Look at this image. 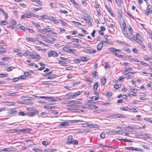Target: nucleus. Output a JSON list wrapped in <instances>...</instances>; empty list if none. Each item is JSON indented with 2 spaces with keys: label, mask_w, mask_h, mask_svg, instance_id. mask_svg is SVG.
Listing matches in <instances>:
<instances>
[{
  "label": "nucleus",
  "mask_w": 152,
  "mask_h": 152,
  "mask_svg": "<svg viewBox=\"0 0 152 152\" xmlns=\"http://www.w3.org/2000/svg\"><path fill=\"white\" fill-rule=\"evenodd\" d=\"M140 36V35L136 33L135 35H133L132 36L134 40L135 41Z\"/></svg>",
  "instance_id": "obj_27"
},
{
  "label": "nucleus",
  "mask_w": 152,
  "mask_h": 152,
  "mask_svg": "<svg viewBox=\"0 0 152 152\" xmlns=\"http://www.w3.org/2000/svg\"><path fill=\"white\" fill-rule=\"evenodd\" d=\"M86 22L89 25L91 26L92 25V23H91V21L88 20H86Z\"/></svg>",
  "instance_id": "obj_64"
},
{
  "label": "nucleus",
  "mask_w": 152,
  "mask_h": 152,
  "mask_svg": "<svg viewBox=\"0 0 152 152\" xmlns=\"http://www.w3.org/2000/svg\"><path fill=\"white\" fill-rule=\"evenodd\" d=\"M73 141L72 136L69 135L68 137L67 140L66 141V143L68 144H72Z\"/></svg>",
  "instance_id": "obj_5"
},
{
  "label": "nucleus",
  "mask_w": 152,
  "mask_h": 152,
  "mask_svg": "<svg viewBox=\"0 0 152 152\" xmlns=\"http://www.w3.org/2000/svg\"><path fill=\"white\" fill-rule=\"evenodd\" d=\"M35 2L39 5H41L42 4V3L39 0H36L35 1Z\"/></svg>",
  "instance_id": "obj_55"
},
{
  "label": "nucleus",
  "mask_w": 152,
  "mask_h": 152,
  "mask_svg": "<svg viewBox=\"0 0 152 152\" xmlns=\"http://www.w3.org/2000/svg\"><path fill=\"white\" fill-rule=\"evenodd\" d=\"M30 52L28 50H26L25 52L23 54V56H27L28 55L29 56V55H30L29 53H30Z\"/></svg>",
  "instance_id": "obj_39"
},
{
  "label": "nucleus",
  "mask_w": 152,
  "mask_h": 152,
  "mask_svg": "<svg viewBox=\"0 0 152 152\" xmlns=\"http://www.w3.org/2000/svg\"><path fill=\"white\" fill-rule=\"evenodd\" d=\"M48 55L49 58L51 56L56 57L57 56H58V54L56 51L53 50L49 52L48 53Z\"/></svg>",
  "instance_id": "obj_3"
},
{
  "label": "nucleus",
  "mask_w": 152,
  "mask_h": 152,
  "mask_svg": "<svg viewBox=\"0 0 152 152\" xmlns=\"http://www.w3.org/2000/svg\"><path fill=\"white\" fill-rule=\"evenodd\" d=\"M32 150L34 151L35 152H43L42 150L37 148H33Z\"/></svg>",
  "instance_id": "obj_35"
},
{
  "label": "nucleus",
  "mask_w": 152,
  "mask_h": 152,
  "mask_svg": "<svg viewBox=\"0 0 152 152\" xmlns=\"http://www.w3.org/2000/svg\"><path fill=\"white\" fill-rule=\"evenodd\" d=\"M30 16H31V17H34L36 18H39V17L38 15L34 14L33 13L30 12Z\"/></svg>",
  "instance_id": "obj_40"
},
{
  "label": "nucleus",
  "mask_w": 152,
  "mask_h": 152,
  "mask_svg": "<svg viewBox=\"0 0 152 152\" xmlns=\"http://www.w3.org/2000/svg\"><path fill=\"white\" fill-rule=\"evenodd\" d=\"M49 19L50 20V21L53 22L56 24L59 23L57 21H56V20L52 16H50V17H49Z\"/></svg>",
  "instance_id": "obj_15"
},
{
  "label": "nucleus",
  "mask_w": 152,
  "mask_h": 152,
  "mask_svg": "<svg viewBox=\"0 0 152 152\" xmlns=\"http://www.w3.org/2000/svg\"><path fill=\"white\" fill-rule=\"evenodd\" d=\"M55 77L56 76L55 75H52L48 77L47 78V79H52Z\"/></svg>",
  "instance_id": "obj_62"
},
{
  "label": "nucleus",
  "mask_w": 152,
  "mask_h": 152,
  "mask_svg": "<svg viewBox=\"0 0 152 152\" xmlns=\"http://www.w3.org/2000/svg\"><path fill=\"white\" fill-rule=\"evenodd\" d=\"M125 148L129 150L134 151V147H125Z\"/></svg>",
  "instance_id": "obj_45"
},
{
  "label": "nucleus",
  "mask_w": 152,
  "mask_h": 152,
  "mask_svg": "<svg viewBox=\"0 0 152 152\" xmlns=\"http://www.w3.org/2000/svg\"><path fill=\"white\" fill-rule=\"evenodd\" d=\"M100 80L101 83L103 85H104L106 83V79L105 77H102L101 79Z\"/></svg>",
  "instance_id": "obj_19"
},
{
  "label": "nucleus",
  "mask_w": 152,
  "mask_h": 152,
  "mask_svg": "<svg viewBox=\"0 0 152 152\" xmlns=\"http://www.w3.org/2000/svg\"><path fill=\"white\" fill-rule=\"evenodd\" d=\"M17 111L15 108H12L10 109L8 111V113L9 114L12 115L16 113Z\"/></svg>",
  "instance_id": "obj_7"
},
{
  "label": "nucleus",
  "mask_w": 152,
  "mask_h": 152,
  "mask_svg": "<svg viewBox=\"0 0 152 152\" xmlns=\"http://www.w3.org/2000/svg\"><path fill=\"white\" fill-rule=\"evenodd\" d=\"M86 80L87 82H89L90 83H92L93 82V79L92 78H87L86 79Z\"/></svg>",
  "instance_id": "obj_37"
},
{
  "label": "nucleus",
  "mask_w": 152,
  "mask_h": 152,
  "mask_svg": "<svg viewBox=\"0 0 152 152\" xmlns=\"http://www.w3.org/2000/svg\"><path fill=\"white\" fill-rule=\"evenodd\" d=\"M60 12L61 13H64V14H67L68 12L66 10H60Z\"/></svg>",
  "instance_id": "obj_61"
},
{
  "label": "nucleus",
  "mask_w": 152,
  "mask_h": 152,
  "mask_svg": "<svg viewBox=\"0 0 152 152\" xmlns=\"http://www.w3.org/2000/svg\"><path fill=\"white\" fill-rule=\"evenodd\" d=\"M69 126V124L67 122H64L60 124L59 126Z\"/></svg>",
  "instance_id": "obj_17"
},
{
  "label": "nucleus",
  "mask_w": 152,
  "mask_h": 152,
  "mask_svg": "<svg viewBox=\"0 0 152 152\" xmlns=\"http://www.w3.org/2000/svg\"><path fill=\"white\" fill-rule=\"evenodd\" d=\"M38 36L39 37H40L41 38H43V39H46V37L45 36V35H42V34H39L38 35Z\"/></svg>",
  "instance_id": "obj_59"
},
{
  "label": "nucleus",
  "mask_w": 152,
  "mask_h": 152,
  "mask_svg": "<svg viewBox=\"0 0 152 152\" xmlns=\"http://www.w3.org/2000/svg\"><path fill=\"white\" fill-rule=\"evenodd\" d=\"M73 62L75 63L79 64L80 62V59H75L73 60Z\"/></svg>",
  "instance_id": "obj_43"
},
{
  "label": "nucleus",
  "mask_w": 152,
  "mask_h": 152,
  "mask_svg": "<svg viewBox=\"0 0 152 152\" xmlns=\"http://www.w3.org/2000/svg\"><path fill=\"white\" fill-rule=\"evenodd\" d=\"M152 12V6L151 5L148 6L147 9L145 11V13L147 15L151 14Z\"/></svg>",
  "instance_id": "obj_2"
},
{
  "label": "nucleus",
  "mask_w": 152,
  "mask_h": 152,
  "mask_svg": "<svg viewBox=\"0 0 152 152\" xmlns=\"http://www.w3.org/2000/svg\"><path fill=\"white\" fill-rule=\"evenodd\" d=\"M7 103H8L7 105L9 106L14 105H15V102H7Z\"/></svg>",
  "instance_id": "obj_51"
},
{
  "label": "nucleus",
  "mask_w": 152,
  "mask_h": 152,
  "mask_svg": "<svg viewBox=\"0 0 152 152\" xmlns=\"http://www.w3.org/2000/svg\"><path fill=\"white\" fill-rule=\"evenodd\" d=\"M32 23L33 25L37 27L38 28L40 26V25L37 23L34 22H32Z\"/></svg>",
  "instance_id": "obj_46"
},
{
  "label": "nucleus",
  "mask_w": 152,
  "mask_h": 152,
  "mask_svg": "<svg viewBox=\"0 0 152 152\" xmlns=\"http://www.w3.org/2000/svg\"><path fill=\"white\" fill-rule=\"evenodd\" d=\"M127 28L129 30V34L132 35V27L130 26H129L127 27Z\"/></svg>",
  "instance_id": "obj_25"
},
{
  "label": "nucleus",
  "mask_w": 152,
  "mask_h": 152,
  "mask_svg": "<svg viewBox=\"0 0 152 152\" xmlns=\"http://www.w3.org/2000/svg\"><path fill=\"white\" fill-rule=\"evenodd\" d=\"M105 7L106 9H107V10L109 12L111 15L113 17H114L115 16L113 14V12L108 7V6L106 4H105Z\"/></svg>",
  "instance_id": "obj_11"
},
{
  "label": "nucleus",
  "mask_w": 152,
  "mask_h": 152,
  "mask_svg": "<svg viewBox=\"0 0 152 152\" xmlns=\"http://www.w3.org/2000/svg\"><path fill=\"white\" fill-rule=\"evenodd\" d=\"M72 47L69 45H67L65 46L62 48L63 50L65 52H68L69 48H71Z\"/></svg>",
  "instance_id": "obj_6"
},
{
  "label": "nucleus",
  "mask_w": 152,
  "mask_h": 152,
  "mask_svg": "<svg viewBox=\"0 0 152 152\" xmlns=\"http://www.w3.org/2000/svg\"><path fill=\"white\" fill-rule=\"evenodd\" d=\"M11 23L13 25H15L16 24V21L13 20L11 21Z\"/></svg>",
  "instance_id": "obj_60"
},
{
  "label": "nucleus",
  "mask_w": 152,
  "mask_h": 152,
  "mask_svg": "<svg viewBox=\"0 0 152 152\" xmlns=\"http://www.w3.org/2000/svg\"><path fill=\"white\" fill-rule=\"evenodd\" d=\"M80 61L83 62H86L88 60V58H86V57H80Z\"/></svg>",
  "instance_id": "obj_20"
},
{
  "label": "nucleus",
  "mask_w": 152,
  "mask_h": 152,
  "mask_svg": "<svg viewBox=\"0 0 152 152\" xmlns=\"http://www.w3.org/2000/svg\"><path fill=\"white\" fill-rule=\"evenodd\" d=\"M88 126L91 128H97V126L95 125L89 124Z\"/></svg>",
  "instance_id": "obj_41"
},
{
  "label": "nucleus",
  "mask_w": 152,
  "mask_h": 152,
  "mask_svg": "<svg viewBox=\"0 0 152 152\" xmlns=\"http://www.w3.org/2000/svg\"><path fill=\"white\" fill-rule=\"evenodd\" d=\"M138 44L140 45H141L142 43V42L141 41L138 39V37L135 40Z\"/></svg>",
  "instance_id": "obj_58"
},
{
  "label": "nucleus",
  "mask_w": 152,
  "mask_h": 152,
  "mask_svg": "<svg viewBox=\"0 0 152 152\" xmlns=\"http://www.w3.org/2000/svg\"><path fill=\"white\" fill-rule=\"evenodd\" d=\"M14 68L13 66H11L6 68V70L7 72H10L12 71Z\"/></svg>",
  "instance_id": "obj_38"
},
{
  "label": "nucleus",
  "mask_w": 152,
  "mask_h": 152,
  "mask_svg": "<svg viewBox=\"0 0 152 152\" xmlns=\"http://www.w3.org/2000/svg\"><path fill=\"white\" fill-rule=\"evenodd\" d=\"M111 51L113 52L114 53H115L119 52L121 51V50L120 49H117L115 48H111Z\"/></svg>",
  "instance_id": "obj_16"
},
{
  "label": "nucleus",
  "mask_w": 152,
  "mask_h": 152,
  "mask_svg": "<svg viewBox=\"0 0 152 152\" xmlns=\"http://www.w3.org/2000/svg\"><path fill=\"white\" fill-rule=\"evenodd\" d=\"M3 11H1L3 13L5 17V18L6 20H7L8 19V14L7 12H5L4 10L2 9Z\"/></svg>",
  "instance_id": "obj_24"
},
{
  "label": "nucleus",
  "mask_w": 152,
  "mask_h": 152,
  "mask_svg": "<svg viewBox=\"0 0 152 152\" xmlns=\"http://www.w3.org/2000/svg\"><path fill=\"white\" fill-rule=\"evenodd\" d=\"M30 129L26 128L24 129H16V132H25L27 131L29 132L30 131Z\"/></svg>",
  "instance_id": "obj_8"
},
{
  "label": "nucleus",
  "mask_w": 152,
  "mask_h": 152,
  "mask_svg": "<svg viewBox=\"0 0 152 152\" xmlns=\"http://www.w3.org/2000/svg\"><path fill=\"white\" fill-rule=\"evenodd\" d=\"M53 72L52 71H50L49 72L46 73H45V75H44V76H48L50 75Z\"/></svg>",
  "instance_id": "obj_63"
},
{
  "label": "nucleus",
  "mask_w": 152,
  "mask_h": 152,
  "mask_svg": "<svg viewBox=\"0 0 152 152\" xmlns=\"http://www.w3.org/2000/svg\"><path fill=\"white\" fill-rule=\"evenodd\" d=\"M39 113L38 111H34L32 112H30L29 113V115L33 116Z\"/></svg>",
  "instance_id": "obj_18"
},
{
  "label": "nucleus",
  "mask_w": 152,
  "mask_h": 152,
  "mask_svg": "<svg viewBox=\"0 0 152 152\" xmlns=\"http://www.w3.org/2000/svg\"><path fill=\"white\" fill-rule=\"evenodd\" d=\"M100 137L102 138H104L105 137V134L104 133H102L100 134Z\"/></svg>",
  "instance_id": "obj_54"
},
{
  "label": "nucleus",
  "mask_w": 152,
  "mask_h": 152,
  "mask_svg": "<svg viewBox=\"0 0 152 152\" xmlns=\"http://www.w3.org/2000/svg\"><path fill=\"white\" fill-rule=\"evenodd\" d=\"M31 98V97H29L27 96H22V99L24 101L30 100L31 99H30V98Z\"/></svg>",
  "instance_id": "obj_30"
},
{
  "label": "nucleus",
  "mask_w": 152,
  "mask_h": 152,
  "mask_svg": "<svg viewBox=\"0 0 152 152\" xmlns=\"http://www.w3.org/2000/svg\"><path fill=\"white\" fill-rule=\"evenodd\" d=\"M26 39L27 42H34L35 41L34 39L30 37L26 38Z\"/></svg>",
  "instance_id": "obj_28"
},
{
  "label": "nucleus",
  "mask_w": 152,
  "mask_h": 152,
  "mask_svg": "<svg viewBox=\"0 0 152 152\" xmlns=\"http://www.w3.org/2000/svg\"><path fill=\"white\" fill-rule=\"evenodd\" d=\"M41 17L43 19H45L46 20L49 19V17L47 15H42L41 16Z\"/></svg>",
  "instance_id": "obj_29"
},
{
  "label": "nucleus",
  "mask_w": 152,
  "mask_h": 152,
  "mask_svg": "<svg viewBox=\"0 0 152 152\" xmlns=\"http://www.w3.org/2000/svg\"><path fill=\"white\" fill-rule=\"evenodd\" d=\"M123 49L124 50H126L127 51V52L128 53L130 52V49L129 48H127L126 47H124L123 48Z\"/></svg>",
  "instance_id": "obj_53"
},
{
  "label": "nucleus",
  "mask_w": 152,
  "mask_h": 152,
  "mask_svg": "<svg viewBox=\"0 0 152 152\" xmlns=\"http://www.w3.org/2000/svg\"><path fill=\"white\" fill-rule=\"evenodd\" d=\"M98 83L96 82L94 83V85L93 88H94V91H96L97 90V88H98Z\"/></svg>",
  "instance_id": "obj_21"
},
{
  "label": "nucleus",
  "mask_w": 152,
  "mask_h": 152,
  "mask_svg": "<svg viewBox=\"0 0 152 152\" xmlns=\"http://www.w3.org/2000/svg\"><path fill=\"white\" fill-rule=\"evenodd\" d=\"M144 60L145 61H148L149 60H150L152 59L151 58L149 57H147V56H145L144 57Z\"/></svg>",
  "instance_id": "obj_52"
},
{
  "label": "nucleus",
  "mask_w": 152,
  "mask_h": 152,
  "mask_svg": "<svg viewBox=\"0 0 152 152\" xmlns=\"http://www.w3.org/2000/svg\"><path fill=\"white\" fill-rule=\"evenodd\" d=\"M141 145L142 146V147L145 149L148 150H150V149L148 145Z\"/></svg>",
  "instance_id": "obj_47"
},
{
  "label": "nucleus",
  "mask_w": 152,
  "mask_h": 152,
  "mask_svg": "<svg viewBox=\"0 0 152 152\" xmlns=\"http://www.w3.org/2000/svg\"><path fill=\"white\" fill-rule=\"evenodd\" d=\"M31 18V16H30V13L28 14H24L21 16V18L22 19H24L26 18Z\"/></svg>",
  "instance_id": "obj_9"
},
{
  "label": "nucleus",
  "mask_w": 152,
  "mask_h": 152,
  "mask_svg": "<svg viewBox=\"0 0 152 152\" xmlns=\"http://www.w3.org/2000/svg\"><path fill=\"white\" fill-rule=\"evenodd\" d=\"M122 31L124 35L128 39H130L131 38H132V37L128 35L127 31V29L126 28H122Z\"/></svg>",
  "instance_id": "obj_4"
},
{
  "label": "nucleus",
  "mask_w": 152,
  "mask_h": 152,
  "mask_svg": "<svg viewBox=\"0 0 152 152\" xmlns=\"http://www.w3.org/2000/svg\"><path fill=\"white\" fill-rule=\"evenodd\" d=\"M92 75H93V77L96 78H97L98 77V75L97 72H94L92 73Z\"/></svg>",
  "instance_id": "obj_34"
},
{
  "label": "nucleus",
  "mask_w": 152,
  "mask_h": 152,
  "mask_svg": "<svg viewBox=\"0 0 152 152\" xmlns=\"http://www.w3.org/2000/svg\"><path fill=\"white\" fill-rule=\"evenodd\" d=\"M120 109L121 110L123 111H128L129 110H130V108L127 107H122L120 108Z\"/></svg>",
  "instance_id": "obj_22"
},
{
  "label": "nucleus",
  "mask_w": 152,
  "mask_h": 152,
  "mask_svg": "<svg viewBox=\"0 0 152 152\" xmlns=\"http://www.w3.org/2000/svg\"><path fill=\"white\" fill-rule=\"evenodd\" d=\"M52 29L51 28H44L42 29H39L37 30V31L42 34H44L45 32H50L51 31Z\"/></svg>",
  "instance_id": "obj_1"
},
{
  "label": "nucleus",
  "mask_w": 152,
  "mask_h": 152,
  "mask_svg": "<svg viewBox=\"0 0 152 152\" xmlns=\"http://www.w3.org/2000/svg\"><path fill=\"white\" fill-rule=\"evenodd\" d=\"M57 150L56 149H48L45 150V151L47 152H52L56 151Z\"/></svg>",
  "instance_id": "obj_44"
},
{
  "label": "nucleus",
  "mask_w": 152,
  "mask_h": 152,
  "mask_svg": "<svg viewBox=\"0 0 152 152\" xmlns=\"http://www.w3.org/2000/svg\"><path fill=\"white\" fill-rule=\"evenodd\" d=\"M103 43L102 42H100L99 43L97 46V49L99 50H100L102 49Z\"/></svg>",
  "instance_id": "obj_14"
},
{
  "label": "nucleus",
  "mask_w": 152,
  "mask_h": 152,
  "mask_svg": "<svg viewBox=\"0 0 152 152\" xmlns=\"http://www.w3.org/2000/svg\"><path fill=\"white\" fill-rule=\"evenodd\" d=\"M44 108L46 109H53V108H54V106H44Z\"/></svg>",
  "instance_id": "obj_42"
},
{
  "label": "nucleus",
  "mask_w": 152,
  "mask_h": 152,
  "mask_svg": "<svg viewBox=\"0 0 152 152\" xmlns=\"http://www.w3.org/2000/svg\"><path fill=\"white\" fill-rule=\"evenodd\" d=\"M18 114L20 115L23 116L26 115V114L24 113L23 112H21L20 111L18 113Z\"/></svg>",
  "instance_id": "obj_56"
},
{
  "label": "nucleus",
  "mask_w": 152,
  "mask_h": 152,
  "mask_svg": "<svg viewBox=\"0 0 152 152\" xmlns=\"http://www.w3.org/2000/svg\"><path fill=\"white\" fill-rule=\"evenodd\" d=\"M65 97L62 98V99L60 98L59 97H56L54 98H53V99L52 100L53 102L58 101H60L62 100V99H64Z\"/></svg>",
  "instance_id": "obj_23"
},
{
  "label": "nucleus",
  "mask_w": 152,
  "mask_h": 152,
  "mask_svg": "<svg viewBox=\"0 0 152 152\" xmlns=\"http://www.w3.org/2000/svg\"><path fill=\"white\" fill-rule=\"evenodd\" d=\"M112 117L114 118H123L124 117V115L120 114H117L112 115Z\"/></svg>",
  "instance_id": "obj_10"
},
{
  "label": "nucleus",
  "mask_w": 152,
  "mask_h": 152,
  "mask_svg": "<svg viewBox=\"0 0 152 152\" xmlns=\"http://www.w3.org/2000/svg\"><path fill=\"white\" fill-rule=\"evenodd\" d=\"M16 92H15V93H7L6 94H3L4 96H14L16 95Z\"/></svg>",
  "instance_id": "obj_13"
},
{
  "label": "nucleus",
  "mask_w": 152,
  "mask_h": 152,
  "mask_svg": "<svg viewBox=\"0 0 152 152\" xmlns=\"http://www.w3.org/2000/svg\"><path fill=\"white\" fill-rule=\"evenodd\" d=\"M7 23L6 20H2L0 21V24L3 25H6Z\"/></svg>",
  "instance_id": "obj_49"
},
{
  "label": "nucleus",
  "mask_w": 152,
  "mask_h": 152,
  "mask_svg": "<svg viewBox=\"0 0 152 152\" xmlns=\"http://www.w3.org/2000/svg\"><path fill=\"white\" fill-rule=\"evenodd\" d=\"M140 136L142 138H149L150 137L149 136H147V134H140Z\"/></svg>",
  "instance_id": "obj_33"
},
{
  "label": "nucleus",
  "mask_w": 152,
  "mask_h": 152,
  "mask_svg": "<svg viewBox=\"0 0 152 152\" xmlns=\"http://www.w3.org/2000/svg\"><path fill=\"white\" fill-rule=\"evenodd\" d=\"M80 94V92L78 91L77 92L75 93L73 95H70L69 96V98L72 99L73 97L79 96Z\"/></svg>",
  "instance_id": "obj_12"
},
{
  "label": "nucleus",
  "mask_w": 152,
  "mask_h": 152,
  "mask_svg": "<svg viewBox=\"0 0 152 152\" xmlns=\"http://www.w3.org/2000/svg\"><path fill=\"white\" fill-rule=\"evenodd\" d=\"M42 144L44 145H47L49 144L48 142L46 141H44L42 142Z\"/></svg>",
  "instance_id": "obj_57"
},
{
  "label": "nucleus",
  "mask_w": 152,
  "mask_h": 152,
  "mask_svg": "<svg viewBox=\"0 0 152 152\" xmlns=\"http://www.w3.org/2000/svg\"><path fill=\"white\" fill-rule=\"evenodd\" d=\"M11 58L9 57H3L1 58V59L2 61H7L9 59H10Z\"/></svg>",
  "instance_id": "obj_36"
},
{
  "label": "nucleus",
  "mask_w": 152,
  "mask_h": 152,
  "mask_svg": "<svg viewBox=\"0 0 152 152\" xmlns=\"http://www.w3.org/2000/svg\"><path fill=\"white\" fill-rule=\"evenodd\" d=\"M7 74H0V77L3 78L7 77Z\"/></svg>",
  "instance_id": "obj_50"
},
{
  "label": "nucleus",
  "mask_w": 152,
  "mask_h": 152,
  "mask_svg": "<svg viewBox=\"0 0 152 152\" xmlns=\"http://www.w3.org/2000/svg\"><path fill=\"white\" fill-rule=\"evenodd\" d=\"M139 62H140V64H142L145 66H147V65H148L147 64H146L145 62H142L140 61H139Z\"/></svg>",
  "instance_id": "obj_48"
},
{
  "label": "nucleus",
  "mask_w": 152,
  "mask_h": 152,
  "mask_svg": "<svg viewBox=\"0 0 152 152\" xmlns=\"http://www.w3.org/2000/svg\"><path fill=\"white\" fill-rule=\"evenodd\" d=\"M122 26V28H126V22L125 20H123Z\"/></svg>",
  "instance_id": "obj_31"
},
{
  "label": "nucleus",
  "mask_w": 152,
  "mask_h": 152,
  "mask_svg": "<svg viewBox=\"0 0 152 152\" xmlns=\"http://www.w3.org/2000/svg\"><path fill=\"white\" fill-rule=\"evenodd\" d=\"M99 98V96H92L90 97V98L92 99V100L93 101L94 100H97Z\"/></svg>",
  "instance_id": "obj_32"
},
{
  "label": "nucleus",
  "mask_w": 152,
  "mask_h": 152,
  "mask_svg": "<svg viewBox=\"0 0 152 152\" xmlns=\"http://www.w3.org/2000/svg\"><path fill=\"white\" fill-rule=\"evenodd\" d=\"M76 51V50L74 49H71V48H69V50L68 51V53H73Z\"/></svg>",
  "instance_id": "obj_26"
}]
</instances>
